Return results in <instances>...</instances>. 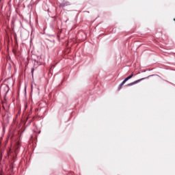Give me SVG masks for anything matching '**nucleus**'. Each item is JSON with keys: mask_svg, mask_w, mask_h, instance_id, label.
<instances>
[{"mask_svg": "<svg viewBox=\"0 0 175 175\" xmlns=\"http://www.w3.org/2000/svg\"><path fill=\"white\" fill-rule=\"evenodd\" d=\"M133 77V74H131V75H129L128 77H126L122 82V84H120L119 85V90H121V88H122V85H124V84H125L126 83V81H128V80H131V79H132Z\"/></svg>", "mask_w": 175, "mask_h": 175, "instance_id": "1", "label": "nucleus"}, {"mask_svg": "<svg viewBox=\"0 0 175 175\" xmlns=\"http://www.w3.org/2000/svg\"><path fill=\"white\" fill-rule=\"evenodd\" d=\"M146 78H142L140 79H138L137 81H135L134 82L130 83L127 84V87H131V85H135V84H137V83H140V81L144 80Z\"/></svg>", "mask_w": 175, "mask_h": 175, "instance_id": "2", "label": "nucleus"}, {"mask_svg": "<svg viewBox=\"0 0 175 175\" xmlns=\"http://www.w3.org/2000/svg\"><path fill=\"white\" fill-rule=\"evenodd\" d=\"M16 149L20 148V142H18L16 143Z\"/></svg>", "mask_w": 175, "mask_h": 175, "instance_id": "3", "label": "nucleus"}, {"mask_svg": "<svg viewBox=\"0 0 175 175\" xmlns=\"http://www.w3.org/2000/svg\"><path fill=\"white\" fill-rule=\"evenodd\" d=\"M31 91H33V83L31 84Z\"/></svg>", "mask_w": 175, "mask_h": 175, "instance_id": "4", "label": "nucleus"}, {"mask_svg": "<svg viewBox=\"0 0 175 175\" xmlns=\"http://www.w3.org/2000/svg\"><path fill=\"white\" fill-rule=\"evenodd\" d=\"M33 70H35V69H34V68H32V69H31V73H32V75H33Z\"/></svg>", "mask_w": 175, "mask_h": 175, "instance_id": "5", "label": "nucleus"}, {"mask_svg": "<svg viewBox=\"0 0 175 175\" xmlns=\"http://www.w3.org/2000/svg\"><path fill=\"white\" fill-rule=\"evenodd\" d=\"M2 1H3V0H0V3L2 2Z\"/></svg>", "mask_w": 175, "mask_h": 175, "instance_id": "6", "label": "nucleus"}, {"mask_svg": "<svg viewBox=\"0 0 175 175\" xmlns=\"http://www.w3.org/2000/svg\"><path fill=\"white\" fill-rule=\"evenodd\" d=\"M13 159H16V157H13Z\"/></svg>", "mask_w": 175, "mask_h": 175, "instance_id": "7", "label": "nucleus"}, {"mask_svg": "<svg viewBox=\"0 0 175 175\" xmlns=\"http://www.w3.org/2000/svg\"><path fill=\"white\" fill-rule=\"evenodd\" d=\"M150 77V76L149 77H146V79H148Z\"/></svg>", "mask_w": 175, "mask_h": 175, "instance_id": "8", "label": "nucleus"}, {"mask_svg": "<svg viewBox=\"0 0 175 175\" xmlns=\"http://www.w3.org/2000/svg\"><path fill=\"white\" fill-rule=\"evenodd\" d=\"M0 158L1 159V158H2V156L0 155Z\"/></svg>", "mask_w": 175, "mask_h": 175, "instance_id": "9", "label": "nucleus"}, {"mask_svg": "<svg viewBox=\"0 0 175 175\" xmlns=\"http://www.w3.org/2000/svg\"><path fill=\"white\" fill-rule=\"evenodd\" d=\"M25 109H27V105L25 106Z\"/></svg>", "mask_w": 175, "mask_h": 175, "instance_id": "10", "label": "nucleus"}]
</instances>
